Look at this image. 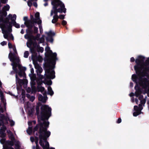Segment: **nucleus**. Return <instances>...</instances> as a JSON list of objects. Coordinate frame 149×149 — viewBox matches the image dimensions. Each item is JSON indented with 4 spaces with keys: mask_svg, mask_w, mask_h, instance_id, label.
<instances>
[{
    "mask_svg": "<svg viewBox=\"0 0 149 149\" xmlns=\"http://www.w3.org/2000/svg\"><path fill=\"white\" fill-rule=\"evenodd\" d=\"M40 115L38 116L39 124L40 126L39 136V144L43 149H49V144L47 139L50 135L51 132L47 131L49 124V122L45 119H47L50 116L51 109L48 106L43 105L41 108ZM49 149H55L51 148Z\"/></svg>",
    "mask_w": 149,
    "mask_h": 149,
    "instance_id": "obj_1",
    "label": "nucleus"
},
{
    "mask_svg": "<svg viewBox=\"0 0 149 149\" xmlns=\"http://www.w3.org/2000/svg\"><path fill=\"white\" fill-rule=\"evenodd\" d=\"M144 57L143 56H139L136 59L135 62L137 65L134 66V69L138 74V77L135 75H132L133 81H135L137 85H139L145 88L146 93L149 91V79L148 80L143 78L146 75V70H148V65L143 63Z\"/></svg>",
    "mask_w": 149,
    "mask_h": 149,
    "instance_id": "obj_2",
    "label": "nucleus"
},
{
    "mask_svg": "<svg viewBox=\"0 0 149 149\" xmlns=\"http://www.w3.org/2000/svg\"><path fill=\"white\" fill-rule=\"evenodd\" d=\"M8 19H7L6 21L5 22H0V27L1 29L2 33L3 34L4 37L6 39H7L8 38L10 39H13V37L12 35L10 34L9 32H11L12 31L11 25L10 23L8 22V20L9 19H11L12 22H15L16 19V15H14L12 17V15L9 14L8 16Z\"/></svg>",
    "mask_w": 149,
    "mask_h": 149,
    "instance_id": "obj_3",
    "label": "nucleus"
},
{
    "mask_svg": "<svg viewBox=\"0 0 149 149\" xmlns=\"http://www.w3.org/2000/svg\"><path fill=\"white\" fill-rule=\"evenodd\" d=\"M51 3L53 6V7L50 15L52 16L53 14H54L52 22L53 23H55L57 21L58 18L57 13L63 12L65 13L66 9L65 8L64 4L59 0H52Z\"/></svg>",
    "mask_w": 149,
    "mask_h": 149,
    "instance_id": "obj_4",
    "label": "nucleus"
},
{
    "mask_svg": "<svg viewBox=\"0 0 149 149\" xmlns=\"http://www.w3.org/2000/svg\"><path fill=\"white\" fill-rule=\"evenodd\" d=\"M8 47L10 49V52L9 54L8 58L10 61L12 62L11 65L13 66V70L17 72L16 67H17L20 71L26 70V68L22 67L21 65L18 63L19 61L18 57L14 56L12 53L13 52H14V54L17 53L15 47L14 46H13L10 42L8 43Z\"/></svg>",
    "mask_w": 149,
    "mask_h": 149,
    "instance_id": "obj_5",
    "label": "nucleus"
},
{
    "mask_svg": "<svg viewBox=\"0 0 149 149\" xmlns=\"http://www.w3.org/2000/svg\"><path fill=\"white\" fill-rule=\"evenodd\" d=\"M52 68V66L45 70V75L47 78L53 79L55 77V72Z\"/></svg>",
    "mask_w": 149,
    "mask_h": 149,
    "instance_id": "obj_6",
    "label": "nucleus"
},
{
    "mask_svg": "<svg viewBox=\"0 0 149 149\" xmlns=\"http://www.w3.org/2000/svg\"><path fill=\"white\" fill-rule=\"evenodd\" d=\"M45 50L49 54H51V60L50 63L52 65H54V64L56 58V54L55 53L52 54V52L50 50V48L49 47H47L46 48Z\"/></svg>",
    "mask_w": 149,
    "mask_h": 149,
    "instance_id": "obj_7",
    "label": "nucleus"
},
{
    "mask_svg": "<svg viewBox=\"0 0 149 149\" xmlns=\"http://www.w3.org/2000/svg\"><path fill=\"white\" fill-rule=\"evenodd\" d=\"M10 6L8 5H6L3 7V12L0 16V22H3V17H5L7 15V13L6 11L8 10Z\"/></svg>",
    "mask_w": 149,
    "mask_h": 149,
    "instance_id": "obj_8",
    "label": "nucleus"
},
{
    "mask_svg": "<svg viewBox=\"0 0 149 149\" xmlns=\"http://www.w3.org/2000/svg\"><path fill=\"white\" fill-rule=\"evenodd\" d=\"M134 109L135 111L133 113V116H136L141 113V111L143 109V107L140 104L139 105V107L137 106H134Z\"/></svg>",
    "mask_w": 149,
    "mask_h": 149,
    "instance_id": "obj_9",
    "label": "nucleus"
},
{
    "mask_svg": "<svg viewBox=\"0 0 149 149\" xmlns=\"http://www.w3.org/2000/svg\"><path fill=\"white\" fill-rule=\"evenodd\" d=\"M40 14L38 12H37L35 15L36 19L33 20V22L37 23L38 24H40L42 22L41 20L40 19Z\"/></svg>",
    "mask_w": 149,
    "mask_h": 149,
    "instance_id": "obj_10",
    "label": "nucleus"
},
{
    "mask_svg": "<svg viewBox=\"0 0 149 149\" xmlns=\"http://www.w3.org/2000/svg\"><path fill=\"white\" fill-rule=\"evenodd\" d=\"M46 94V93L45 92L44 94V97H43L40 94L39 95L38 97L39 100L42 102H45L47 100V97Z\"/></svg>",
    "mask_w": 149,
    "mask_h": 149,
    "instance_id": "obj_11",
    "label": "nucleus"
},
{
    "mask_svg": "<svg viewBox=\"0 0 149 149\" xmlns=\"http://www.w3.org/2000/svg\"><path fill=\"white\" fill-rule=\"evenodd\" d=\"M33 63L35 68L37 70V74L42 72V68L36 63L34 62Z\"/></svg>",
    "mask_w": 149,
    "mask_h": 149,
    "instance_id": "obj_12",
    "label": "nucleus"
},
{
    "mask_svg": "<svg viewBox=\"0 0 149 149\" xmlns=\"http://www.w3.org/2000/svg\"><path fill=\"white\" fill-rule=\"evenodd\" d=\"M40 34H37L36 38V39L38 40H39L40 43H42L44 41V36H42V37H41L40 39H39V38L40 37Z\"/></svg>",
    "mask_w": 149,
    "mask_h": 149,
    "instance_id": "obj_13",
    "label": "nucleus"
},
{
    "mask_svg": "<svg viewBox=\"0 0 149 149\" xmlns=\"http://www.w3.org/2000/svg\"><path fill=\"white\" fill-rule=\"evenodd\" d=\"M16 82H18L19 84L20 85H22L23 84L24 82L26 83V80H20L18 79L17 78V75H16Z\"/></svg>",
    "mask_w": 149,
    "mask_h": 149,
    "instance_id": "obj_14",
    "label": "nucleus"
},
{
    "mask_svg": "<svg viewBox=\"0 0 149 149\" xmlns=\"http://www.w3.org/2000/svg\"><path fill=\"white\" fill-rule=\"evenodd\" d=\"M136 88L137 86H135V88L136 90L135 92V95L136 96L138 97L141 94V92L140 89L137 90Z\"/></svg>",
    "mask_w": 149,
    "mask_h": 149,
    "instance_id": "obj_15",
    "label": "nucleus"
},
{
    "mask_svg": "<svg viewBox=\"0 0 149 149\" xmlns=\"http://www.w3.org/2000/svg\"><path fill=\"white\" fill-rule=\"evenodd\" d=\"M0 117H1V118H0V126L3 124V121L5 120V117L1 115Z\"/></svg>",
    "mask_w": 149,
    "mask_h": 149,
    "instance_id": "obj_16",
    "label": "nucleus"
},
{
    "mask_svg": "<svg viewBox=\"0 0 149 149\" xmlns=\"http://www.w3.org/2000/svg\"><path fill=\"white\" fill-rule=\"evenodd\" d=\"M143 98V96L141 95H140L139 97V99L141 101V104H144L146 102V100L145 99H143L141 100V99Z\"/></svg>",
    "mask_w": 149,
    "mask_h": 149,
    "instance_id": "obj_17",
    "label": "nucleus"
},
{
    "mask_svg": "<svg viewBox=\"0 0 149 149\" xmlns=\"http://www.w3.org/2000/svg\"><path fill=\"white\" fill-rule=\"evenodd\" d=\"M0 96L1 99L3 102H4L5 101V99L4 98L2 92L0 90Z\"/></svg>",
    "mask_w": 149,
    "mask_h": 149,
    "instance_id": "obj_18",
    "label": "nucleus"
},
{
    "mask_svg": "<svg viewBox=\"0 0 149 149\" xmlns=\"http://www.w3.org/2000/svg\"><path fill=\"white\" fill-rule=\"evenodd\" d=\"M48 93L52 95H53L54 93L52 90L50 86H48Z\"/></svg>",
    "mask_w": 149,
    "mask_h": 149,
    "instance_id": "obj_19",
    "label": "nucleus"
},
{
    "mask_svg": "<svg viewBox=\"0 0 149 149\" xmlns=\"http://www.w3.org/2000/svg\"><path fill=\"white\" fill-rule=\"evenodd\" d=\"M43 82L45 84H47L48 85H51L52 84V81L51 80L47 81L46 80H45L43 81Z\"/></svg>",
    "mask_w": 149,
    "mask_h": 149,
    "instance_id": "obj_20",
    "label": "nucleus"
},
{
    "mask_svg": "<svg viewBox=\"0 0 149 149\" xmlns=\"http://www.w3.org/2000/svg\"><path fill=\"white\" fill-rule=\"evenodd\" d=\"M37 89L38 91H41V92H43L45 90V88L43 87L40 86H38Z\"/></svg>",
    "mask_w": 149,
    "mask_h": 149,
    "instance_id": "obj_21",
    "label": "nucleus"
},
{
    "mask_svg": "<svg viewBox=\"0 0 149 149\" xmlns=\"http://www.w3.org/2000/svg\"><path fill=\"white\" fill-rule=\"evenodd\" d=\"M31 23V21H26L24 22V24L27 27L29 28L30 26V24Z\"/></svg>",
    "mask_w": 149,
    "mask_h": 149,
    "instance_id": "obj_22",
    "label": "nucleus"
},
{
    "mask_svg": "<svg viewBox=\"0 0 149 149\" xmlns=\"http://www.w3.org/2000/svg\"><path fill=\"white\" fill-rule=\"evenodd\" d=\"M32 132V128L31 127H29L28 129L27 130V132L29 134H30Z\"/></svg>",
    "mask_w": 149,
    "mask_h": 149,
    "instance_id": "obj_23",
    "label": "nucleus"
},
{
    "mask_svg": "<svg viewBox=\"0 0 149 149\" xmlns=\"http://www.w3.org/2000/svg\"><path fill=\"white\" fill-rule=\"evenodd\" d=\"M29 55V52L28 51H26L24 53V57L25 58H27L28 56Z\"/></svg>",
    "mask_w": 149,
    "mask_h": 149,
    "instance_id": "obj_24",
    "label": "nucleus"
},
{
    "mask_svg": "<svg viewBox=\"0 0 149 149\" xmlns=\"http://www.w3.org/2000/svg\"><path fill=\"white\" fill-rule=\"evenodd\" d=\"M12 22L13 23L14 26L16 28H19V25L18 24H17L15 22Z\"/></svg>",
    "mask_w": 149,
    "mask_h": 149,
    "instance_id": "obj_25",
    "label": "nucleus"
},
{
    "mask_svg": "<svg viewBox=\"0 0 149 149\" xmlns=\"http://www.w3.org/2000/svg\"><path fill=\"white\" fill-rule=\"evenodd\" d=\"M44 50L43 48L42 47H39L38 49V52H42Z\"/></svg>",
    "mask_w": 149,
    "mask_h": 149,
    "instance_id": "obj_26",
    "label": "nucleus"
},
{
    "mask_svg": "<svg viewBox=\"0 0 149 149\" xmlns=\"http://www.w3.org/2000/svg\"><path fill=\"white\" fill-rule=\"evenodd\" d=\"M38 32V28L36 26L34 27V32L35 33H37Z\"/></svg>",
    "mask_w": 149,
    "mask_h": 149,
    "instance_id": "obj_27",
    "label": "nucleus"
},
{
    "mask_svg": "<svg viewBox=\"0 0 149 149\" xmlns=\"http://www.w3.org/2000/svg\"><path fill=\"white\" fill-rule=\"evenodd\" d=\"M48 34L49 36H54L55 35V33L54 32H52L51 31H50L48 33Z\"/></svg>",
    "mask_w": 149,
    "mask_h": 149,
    "instance_id": "obj_28",
    "label": "nucleus"
},
{
    "mask_svg": "<svg viewBox=\"0 0 149 149\" xmlns=\"http://www.w3.org/2000/svg\"><path fill=\"white\" fill-rule=\"evenodd\" d=\"M32 92H35L36 91V88L34 86H32Z\"/></svg>",
    "mask_w": 149,
    "mask_h": 149,
    "instance_id": "obj_29",
    "label": "nucleus"
},
{
    "mask_svg": "<svg viewBox=\"0 0 149 149\" xmlns=\"http://www.w3.org/2000/svg\"><path fill=\"white\" fill-rule=\"evenodd\" d=\"M30 98V100L32 102H33V101L35 99V97L33 96H31L30 97H29Z\"/></svg>",
    "mask_w": 149,
    "mask_h": 149,
    "instance_id": "obj_30",
    "label": "nucleus"
},
{
    "mask_svg": "<svg viewBox=\"0 0 149 149\" xmlns=\"http://www.w3.org/2000/svg\"><path fill=\"white\" fill-rule=\"evenodd\" d=\"M65 18V16L63 15H61L58 16V18L61 19H63Z\"/></svg>",
    "mask_w": 149,
    "mask_h": 149,
    "instance_id": "obj_31",
    "label": "nucleus"
},
{
    "mask_svg": "<svg viewBox=\"0 0 149 149\" xmlns=\"http://www.w3.org/2000/svg\"><path fill=\"white\" fill-rule=\"evenodd\" d=\"M24 37L26 39H29L30 36L28 34H26L25 35Z\"/></svg>",
    "mask_w": 149,
    "mask_h": 149,
    "instance_id": "obj_32",
    "label": "nucleus"
},
{
    "mask_svg": "<svg viewBox=\"0 0 149 149\" xmlns=\"http://www.w3.org/2000/svg\"><path fill=\"white\" fill-rule=\"evenodd\" d=\"M5 139H2L0 140V142L2 144H3L5 143Z\"/></svg>",
    "mask_w": 149,
    "mask_h": 149,
    "instance_id": "obj_33",
    "label": "nucleus"
},
{
    "mask_svg": "<svg viewBox=\"0 0 149 149\" xmlns=\"http://www.w3.org/2000/svg\"><path fill=\"white\" fill-rule=\"evenodd\" d=\"M67 22L66 21L63 20L62 22V24L63 25H66L67 24Z\"/></svg>",
    "mask_w": 149,
    "mask_h": 149,
    "instance_id": "obj_34",
    "label": "nucleus"
},
{
    "mask_svg": "<svg viewBox=\"0 0 149 149\" xmlns=\"http://www.w3.org/2000/svg\"><path fill=\"white\" fill-rule=\"evenodd\" d=\"M7 132L9 134V135H10V136H11V137L12 136V133L10 130H8L7 131Z\"/></svg>",
    "mask_w": 149,
    "mask_h": 149,
    "instance_id": "obj_35",
    "label": "nucleus"
},
{
    "mask_svg": "<svg viewBox=\"0 0 149 149\" xmlns=\"http://www.w3.org/2000/svg\"><path fill=\"white\" fill-rule=\"evenodd\" d=\"M28 5L30 7L32 5V3L31 1H29L27 3Z\"/></svg>",
    "mask_w": 149,
    "mask_h": 149,
    "instance_id": "obj_36",
    "label": "nucleus"
},
{
    "mask_svg": "<svg viewBox=\"0 0 149 149\" xmlns=\"http://www.w3.org/2000/svg\"><path fill=\"white\" fill-rule=\"evenodd\" d=\"M7 44V42L5 41H3L2 42H1V44L3 46L4 45H6Z\"/></svg>",
    "mask_w": 149,
    "mask_h": 149,
    "instance_id": "obj_37",
    "label": "nucleus"
},
{
    "mask_svg": "<svg viewBox=\"0 0 149 149\" xmlns=\"http://www.w3.org/2000/svg\"><path fill=\"white\" fill-rule=\"evenodd\" d=\"M9 121H10V125H11L13 126V125H14L15 123L13 121L10 120Z\"/></svg>",
    "mask_w": 149,
    "mask_h": 149,
    "instance_id": "obj_38",
    "label": "nucleus"
},
{
    "mask_svg": "<svg viewBox=\"0 0 149 149\" xmlns=\"http://www.w3.org/2000/svg\"><path fill=\"white\" fill-rule=\"evenodd\" d=\"M1 2L3 3H5L7 2L8 0H1Z\"/></svg>",
    "mask_w": 149,
    "mask_h": 149,
    "instance_id": "obj_39",
    "label": "nucleus"
},
{
    "mask_svg": "<svg viewBox=\"0 0 149 149\" xmlns=\"http://www.w3.org/2000/svg\"><path fill=\"white\" fill-rule=\"evenodd\" d=\"M38 139H37L36 141H35V142H36V149H40L38 148V147H37V143H38Z\"/></svg>",
    "mask_w": 149,
    "mask_h": 149,
    "instance_id": "obj_40",
    "label": "nucleus"
},
{
    "mask_svg": "<svg viewBox=\"0 0 149 149\" xmlns=\"http://www.w3.org/2000/svg\"><path fill=\"white\" fill-rule=\"evenodd\" d=\"M121 122V120L120 118L118 119L117 121V123H120Z\"/></svg>",
    "mask_w": 149,
    "mask_h": 149,
    "instance_id": "obj_41",
    "label": "nucleus"
},
{
    "mask_svg": "<svg viewBox=\"0 0 149 149\" xmlns=\"http://www.w3.org/2000/svg\"><path fill=\"white\" fill-rule=\"evenodd\" d=\"M38 125L36 126L34 128V132H35L36 131H37L38 128Z\"/></svg>",
    "mask_w": 149,
    "mask_h": 149,
    "instance_id": "obj_42",
    "label": "nucleus"
},
{
    "mask_svg": "<svg viewBox=\"0 0 149 149\" xmlns=\"http://www.w3.org/2000/svg\"><path fill=\"white\" fill-rule=\"evenodd\" d=\"M33 5L35 7H37V3L36 2L33 3Z\"/></svg>",
    "mask_w": 149,
    "mask_h": 149,
    "instance_id": "obj_43",
    "label": "nucleus"
},
{
    "mask_svg": "<svg viewBox=\"0 0 149 149\" xmlns=\"http://www.w3.org/2000/svg\"><path fill=\"white\" fill-rule=\"evenodd\" d=\"M30 140L32 142H33L34 140V138L33 137H31L30 138Z\"/></svg>",
    "mask_w": 149,
    "mask_h": 149,
    "instance_id": "obj_44",
    "label": "nucleus"
},
{
    "mask_svg": "<svg viewBox=\"0 0 149 149\" xmlns=\"http://www.w3.org/2000/svg\"><path fill=\"white\" fill-rule=\"evenodd\" d=\"M39 28L40 30V32H41V29H42V26L41 25L39 26Z\"/></svg>",
    "mask_w": 149,
    "mask_h": 149,
    "instance_id": "obj_45",
    "label": "nucleus"
},
{
    "mask_svg": "<svg viewBox=\"0 0 149 149\" xmlns=\"http://www.w3.org/2000/svg\"><path fill=\"white\" fill-rule=\"evenodd\" d=\"M130 61L131 62H133L134 61V58L132 57L131 58Z\"/></svg>",
    "mask_w": 149,
    "mask_h": 149,
    "instance_id": "obj_46",
    "label": "nucleus"
},
{
    "mask_svg": "<svg viewBox=\"0 0 149 149\" xmlns=\"http://www.w3.org/2000/svg\"><path fill=\"white\" fill-rule=\"evenodd\" d=\"M32 123V122L31 121H29L28 122V125H29V127H30V126L31 125Z\"/></svg>",
    "mask_w": 149,
    "mask_h": 149,
    "instance_id": "obj_47",
    "label": "nucleus"
},
{
    "mask_svg": "<svg viewBox=\"0 0 149 149\" xmlns=\"http://www.w3.org/2000/svg\"><path fill=\"white\" fill-rule=\"evenodd\" d=\"M31 43V42H30V43H29V42H28L27 43V46L28 47H30V45Z\"/></svg>",
    "mask_w": 149,
    "mask_h": 149,
    "instance_id": "obj_48",
    "label": "nucleus"
},
{
    "mask_svg": "<svg viewBox=\"0 0 149 149\" xmlns=\"http://www.w3.org/2000/svg\"><path fill=\"white\" fill-rule=\"evenodd\" d=\"M31 74H33L34 72V70L33 68H32L31 70Z\"/></svg>",
    "mask_w": 149,
    "mask_h": 149,
    "instance_id": "obj_49",
    "label": "nucleus"
},
{
    "mask_svg": "<svg viewBox=\"0 0 149 149\" xmlns=\"http://www.w3.org/2000/svg\"><path fill=\"white\" fill-rule=\"evenodd\" d=\"M134 95V93H131L130 94V97H132V96H133Z\"/></svg>",
    "mask_w": 149,
    "mask_h": 149,
    "instance_id": "obj_50",
    "label": "nucleus"
},
{
    "mask_svg": "<svg viewBox=\"0 0 149 149\" xmlns=\"http://www.w3.org/2000/svg\"><path fill=\"white\" fill-rule=\"evenodd\" d=\"M21 33H22V34H23L24 33V30H23V29H22L21 31Z\"/></svg>",
    "mask_w": 149,
    "mask_h": 149,
    "instance_id": "obj_51",
    "label": "nucleus"
},
{
    "mask_svg": "<svg viewBox=\"0 0 149 149\" xmlns=\"http://www.w3.org/2000/svg\"><path fill=\"white\" fill-rule=\"evenodd\" d=\"M48 5V3L47 2H45V3L44 4V5L45 6H46Z\"/></svg>",
    "mask_w": 149,
    "mask_h": 149,
    "instance_id": "obj_52",
    "label": "nucleus"
},
{
    "mask_svg": "<svg viewBox=\"0 0 149 149\" xmlns=\"http://www.w3.org/2000/svg\"><path fill=\"white\" fill-rule=\"evenodd\" d=\"M0 112H3L2 109L0 107Z\"/></svg>",
    "mask_w": 149,
    "mask_h": 149,
    "instance_id": "obj_53",
    "label": "nucleus"
},
{
    "mask_svg": "<svg viewBox=\"0 0 149 149\" xmlns=\"http://www.w3.org/2000/svg\"><path fill=\"white\" fill-rule=\"evenodd\" d=\"M37 83L39 85H41L42 83H39L38 81H37Z\"/></svg>",
    "mask_w": 149,
    "mask_h": 149,
    "instance_id": "obj_54",
    "label": "nucleus"
},
{
    "mask_svg": "<svg viewBox=\"0 0 149 149\" xmlns=\"http://www.w3.org/2000/svg\"><path fill=\"white\" fill-rule=\"evenodd\" d=\"M130 86H131V87H132L133 86V84L132 83H130Z\"/></svg>",
    "mask_w": 149,
    "mask_h": 149,
    "instance_id": "obj_55",
    "label": "nucleus"
},
{
    "mask_svg": "<svg viewBox=\"0 0 149 149\" xmlns=\"http://www.w3.org/2000/svg\"><path fill=\"white\" fill-rule=\"evenodd\" d=\"M138 100L137 99H135V102H136V104H137V102H138Z\"/></svg>",
    "mask_w": 149,
    "mask_h": 149,
    "instance_id": "obj_56",
    "label": "nucleus"
},
{
    "mask_svg": "<svg viewBox=\"0 0 149 149\" xmlns=\"http://www.w3.org/2000/svg\"><path fill=\"white\" fill-rule=\"evenodd\" d=\"M18 74L20 76H22V75L20 73V72H19L18 73Z\"/></svg>",
    "mask_w": 149,
    "mask_h": 149,
    "instance_id": "obj_57",
    "label": "nucleus"
},
{
    "mask_svg": "<svg viewBox=\"0 0 149 149\" xmlns=\"http://www.w3.org/2000/svg\"><path fill=\"white\" fill-rule=\"evenodd\" d=\"M44 1L45 2H47V1L48 0H44Z\"/></svg>",
    "mask_w": 149,
    "mask_h": 149,
    "instance_id": "obj_58",
    "label": "nucleus"
},
{
    "mask_svg": "<svg viewBox=\"0 0 149 149\" xmlns=\"http://www.w3.org/2000/svg\"><path fill=\"white\" fill-rule=\"evenodd\" d=\"M8 149H14L12 148H8Z\"/></svg>",
    "mask_w": 149,
    "mask_h": 149,
    "instance_id": "obj_59",
    "label": "nucleus"
},
{
    "mask_svg": "<svg viewBox=\"0 0 149 149\" xmlns=\"http://www.w3.org/2000/svg\"><path fill=\"white\" fill-rule=\"evenodd\" d=\"M33 123H34V124L36 123V121H33Z\"/></svg>",
    "mask_w": 149,
    "mask_h": 149,
    "instance_id": "obj_60",
    "label": "nucleus"
},
{
    "mask_svg": "<svg viewBox=\"0 0 149 149\" xmlns=\"http://www.w3.org/2000/svg\"><path fill=\"white\" fill-rule=\"evenodd\" d=\"M43 31V30L42 29H41V32H40V33H42Z\"/></svg>",
    "mask_w": 149,
    "mask_h": 149,
    "instance_id": "obj_61",
    "label": "nucleus"
},
{
    "mask_svg": "<svg viewBox=\"0 0 149 149\" xmlns=\"http://www.w3.org/2000/svg\"><path fill=\"white\" fill-rule=\"evenodd\" d=\"M1 85V81H0V86Z\"/></svg>",
    "mask_w": 149,
    "mask_h": 149,
    "instance_id": "obj_62",
    "label": "nucleus"
},
{
    "mask_svg": "<svg viewBox=\"0 0 149 149\" xmlns=\"http://www.w3.org/2000/svg\"><path fill=\"white\" fill-rule=\"evenodd\" d=\"M36 134V135H37V133H36V134Z\"/></svg>",
    "mask_w": 149,
    "mask_h": 149,
    "instance_id": "obj_63",
    "label": "nucleus"
},
{
    "mask_svg": "<svg viewBox=\"0 0 149 149\" xmlns=\"http://www.w3.org/2000/svg\"><path fill=\"white\" fill-rule=\"evenodd\" d=\"M148 97H149V93L148 94Z\"/></svg>",
    "mask_w": 149,
    "mask_h": 149,
    "instance_id": "obj_64",
    "label": "nucleus"
}]
</instances>
